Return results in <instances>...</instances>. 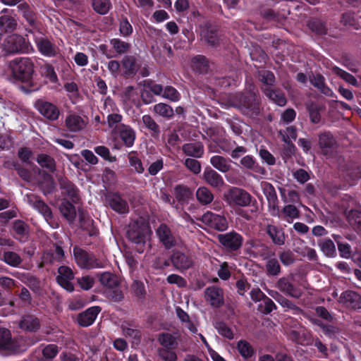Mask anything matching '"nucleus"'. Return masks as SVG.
I'll return each mask as SVG.
<instances>
[{"mask_svg": "<svg viewBox=\"0 0 361 361\" xmlns=\"http://www.w3.org/2000/svg\"><path fill=\"white\" fill-rule=\"evenodd\" d=\"M110 44L112 46L115 51L119 55H122L128 52L130 49V44L118 38H113L110 39Z\"/></svg>", "mask_w": 361, "mask_h": 361, "instance_id": "5fc2aeb1", "label": "nucleus"}, {"mask_svg": "<svg viewBox=\"0 0 361 361\" xmlns=\"http://www.w3.org/2000/svg\"><path fill=\"white\" fill-rule=\"evenodd\" d=\"M65 123L68 130L73 133L82 130L86 126L84 119L80 116L75 114L67 116Z\"/></svg>", "mask_w": 361, "mask_h": 361, "instance_id": "72a5a7b5", "label": "nucleus"}, {"mask_svg": "<svg viewBox=\"0 0 361 361\" xmlns=\"http://www.w3.org/2000/svg\"><path fill=\"white\" fill-rule=\"evenodd\" d=\"M34 106L42 116L50 121H55L59 118V107L50 102L39 99L35 102Z\"/></svg>", "mask_w": 361, "mask_h": 361, "instance_id": "ddd939ff", "label": "nucleus"}, {"mask_svg": "<svg viewBox=\"0 0 361 361\" xmlns=\"http://www.w3.org/2000/svg\"><path fill=\"white\" fill-rule=\"evenodd\" d=\"M275 309H276L275 303L267 296L258 305V310L264 314H270Z\"/></svg>", "mask_w": 361, "mask_h": 361, "instance_id": "774afa93", "label": "nucleus"}, {"mask_svg": "<svg viewBox=\"0 0 361 361\" xmlns=\"http://www.w3.org/2000/svg\"><path fill=\"white\" fill-rule=\"evenodd\" d=\"M110 208L118 214H127L129 212L128 202L118 192H108L105 196Z\"/></svg>", "mask_w": 361, "mask_h": 361, "instance_id": "2eb2a0df", "label": "nucleus"}, {"mask_svg": "<svg viewBox=\"0 0 361 361\" xmlns=\"http://www.w3.org/2000/svg\"><path fill=\"white\" fill-rule=\"evenodd\" d=\"M183 153L188 157L201 158L204 152V145L200 141L185 143L182 146Z\"/></svg>", "mask_w": 361, "mask_h": 361, "instance_id": "7c9ffc66", "label": "nucleus"}, {"mask_svg": "<svg viewBox=\"0 0 361 361\" xmlns=\"http://www.w3.org/2000/svg\"><path fill=\"white\" fill-rule=\"evenodd\" d=\"M12 166L22 180L27 183L32 182V175L29 169L23 167L18 162H13Z\"/></svg>", "mask_w": 361, "mask_h": 361, "instance_id": "052dcab7", "label": "nucleus"}, {"mask_svg": "<svg viewBox=\"0 0 361 361\" xmlns=\"http://www.w3.org/2000/svg\"><path fill=\"white\" fill-rule=\"evenodd\" d=\"M142 122L149 132L152 137L154 139H158L161 133L160 126L150 115L146 114L142 116Z\"/></svg>", "mask_w": 361, "mask_h": 361, "instance_id": "c9c22d12", "label": "nucleus"}, {"mask_svg": "<svg viewBox=\"0 0 361 361\" xmlns=\"http://www.w3.org/2000/svg\"><path fill=\"white\" fill-rule=\"evenodd\" d=\"M4 46L5 50L10 54H29L34 51L28 38L18 34L8 36Z\"/></svg>", "mask_w": 361, "mask_h": 361, "instance_id": "39448f33", "label": "nucleus"}, {"mask_svg": "<svg viewBox=\"0 0 361 361\" xmlns=\"http://www.w3.org/2000/svg\"><path fill=\"white\" fill-rule=\"evenodd\" d=\"M196 197L202 204H208L211 203L214 199L212 192L206 187L199 188L196 192Z\"/></svg>", "mask_w": 361, "mask_h": 361, "instance_id": "8fccbe9b", "label": "nucleus"}, {"mask_svg": "<svg viewBox=\"0 0 361 361\" xmlns=\"http://www.w3.org/2000/svg\"><path fill=\"white\" fill-rule=\"evenodd\" d=\"M13 78L21 82L20 89L25 94H30L40 89L41 85L33 79L35 65L29 57H18L10 62Z\"/></svg>", "mask_w": 361, "mask_h": 361, "instance_id": "f257e3e1", "label": "nucleus"}, {"mask_svg": "<svg viewBox=\"0 0 361 361\" xmlns=\"http://www.w3.org/2000/svg\"><path fill=\"white\" fill-rule=\"evenodd\" d=\"M261 186L263 194L268 202V209L270 214L273 216H280L279 199L274 187L271 183L267 181L262 182Z\"/></svg>", "mask_w": 361, "mask_h": 361, "instance_id": "9d476101", "label": "nucleus"}, {"mask_svg": "<svg viewBox=\"0 0 361 361\" xmlns=\"http://www.w3.org/2000/svg\"><path fill=\"white\" fill-rule=\"evenodd\" d=\"M156 233L166 249H171L176 245V240L171 228L166 224H161Z\"/></svg>", "mask_w": 361, "mask_h": 361, "instance_id": "412c9836", "label": "nucleus"}, {"mask_svg": "<svg viewBox=\"0 0 361 361\" xmlns=\"http://www.w3.org/2000/svg\"><path fill=\"white\" fill-rule=\"evenodd\" d=\"M321 250L323 253L329 257H333L336 255V246L331 239H324L320 243Z\"/></svg>", "mask_w": 361, "mask_h": 361, "instance_id": "4d7b16f0", "label": "nucleus"}, {"mask_svg": "<svg viewBox=\"0 0 361 361\" xmlns=\"http://www.w3.org/2000/svg\"><path fill=\"white\" fill-rule=\"evenodd\" d=\"M162 97L176 102L179 101L181 97L180 94L175 87L171 85H167L164 89Z\"/></svg>", "mask_w": 361, "mask_h": 361, "instance_id": "69168bd1", "label": "nucleus"}, {"mask_svg": "<svg viewBox=\"0 0 361 361\" xmlns=\"http://www.w3.org/2000/svg\"><path fill=\"white\" fill-rule=\"evenodd\" d=\"M92 7L99 15H106L112 8L111 0H92Z\"/></svg>", "mask_w": 361, "mask_h": 361, "instance_id": "a18cd8bd", "label": "nucleus"}, {"mask_svg": "<svg viewBox=\"0 0 361 361\" xmlns=\"http://www.w3.org/2000/svg\"><path fill=\"white\" fill-rule=\"evenodd\" d=\"M200 36L212 47H216L220 44L221 38L218 30L210 23L207 22L200 26Z\"/></svg>", "mask_w": 361, "mask_h": 361, "instance_id": "dca6fc26", "label": "nucleus"}, {"mask_svg": "<svg viewBox=\"0 0 361 361\" xmlns=\"http://www.w3.org/2000/svg\"><path fill=\"white\" fill-rule=\"evenodd\" d=\"M224 199L231 207H245L250 204L252 196L243 188L231 187L224 192Z\"/></svg>", "mask_w": 361, "mask_h": 361, "instance_id": "20e7f679", "label": "nucleus"}, {"mask_svg": "<svg viewBox=\"0 0 361 361\" xmlns=\"http://www.w3.org/2000/svg\"><path fill=\"white\" fill-rule=\"evenodd\" d=\"M192 70L200 74L206 73L209 70V61L205 56L197 55L192 59Z\"/></svg>", "mask_w": 361, "mask_h": 361, "instance_id": "4c0bfd02", "label": "nucleus"}, {"mask_svg": "<svg viewBox=\"0 0 361 361\" xmlns=\"http://www.w3.org/2000/svg\"><path fill=\"white\" fill-rule=\"evenodd\" d=\"M153 110L154 113L168 120L172 118L174 116L173 108L169 104L161 102L155 104Z\"/></svg>", "mask_w": 361, "mask_h": 361, "instance_id": "c03bdc74", "label": "nucleus"}, {"mask_svg": "<svg viewBox=\"0 0 361 361\" xmlns=\"http://www.w3.org/2000/svg\"><path fill=\"white\" fill-rule=\"evenodd\" d=\"M259 80L265 87H271L275 85L276 78L273 72L267 70H262L258 72Z\"/></svg>", "mask_w": 361, "mask_h": 361, "instance_id": "13d9d810", "label": "nucleus"}, {"mask_svg": "<svg viewBox=\"0 0 361 361\" xmlns=\"http://www.w3.org/2000/svg\"><path fill=\"white\" fill-rule=\"evenodd\" d=\"M203 179L208 185L214 188H219L224 184L222 176L210 166L204 169Z\"/></svg>", "mask_w": 361, "mask_h": 361, "instance_id": "cd10ccee", "label": "nucleus"}, {"mask_svg": "<svg viewBox=\"0 0 361 361\" xmlns=\"http://www.w3.org/2000/svg\"><path fill=\"white\" fill-rule=\"evenodd\" d=\"M334 240L337 243L338 250L340 254V256L343 258L348 259L351 255V247L348 243H343L340 241L341 237L339 235H334Z\"/></svg>", "mask_w": 361, "mask_h": 361, "instance_id": "e2e57ef3", "label": "nucleus"}, {"mask_svg": "<svg viewBox=\"0 0 361 361\" xmlns=\"http://www.w3.org/2000/svg\"><path fill=\"white\" fill-rule=\"evenodd\" d=\"M176 348H159L157 350L159 357L164 361H177L178 357L174 351Z\"/></svg>", "mask_w": 361, "mask_h": 361, "instance_id": "680f3d73", "label": "nucleus"}, {"mask_svg": "<svg viewBox=\"0 0 361 361\" xmlns=\"http://www.w3.org/2000/svg\"><path fill=\"white\" fill-rule=\"evenodd\" d=\"M12 346L11 334L8 329L0 328V350H9Z\"/></svg>", "mask_w": 361, "mask_h": 361, "instance_id": "6e6d98bb", "label": "nucleus"}, {"mask_svg": "<svg viewBox=\"0 0 361 361\" xmlns=\"http://www.w3.org/2000/svg\"><path fill=\"white\" fill-rule=\"evenodd\" d=\"M266 232L271 239L274 244L282 245L285 243L284 233L279 229L276 226L269 224L266 228Z\"/></svg>", "mask_w": 361, "mask_h": 361, "instance_id": "58836bf2", "label": "nucleus"}, {"mask_svg": "<svg viewBox=\"0 0 361 361\" xmlns=\"http://www.w3.org/2000/svg\"><path fill=\"white\" fill-rule=\"evenodd\" d=\"M274 300L279 302L283 307H286L293 311L294 314H299L302 312V309L298 307L294 302H291L280 293L275 292L274 294H271Z\"/></svg>", "mask_w": 361, "mask_h": 361, "instance_id": "79ce46f5", "label": "nucleus"}, {"mask_svg": "<svg viewBox=\"0 0 361 361\" xmlns=\"http://www.w3.org/2000/svg\"><path fill=\"white\" fill-rule=\"evenodd\" d=\"M8 10L3 9L0 13V31L5 33L13 32L17 27L16 20L11 15L7 14Z\"/></svg>", "mask_w": 361, "mask_h": 361, "instance_id": "c756f323", "label": "nucleus"}, {"mask_svg": "<svg viewBox=\"0 0 361 361\" xmlns=\"http://www.w3.org/2000/svg\"><path fill=\"white\" fill-rule=\"evenodd\" d=\"M73 253L76 264L82 269H91L102 267V262L97 259L94 254L75 245Z\"/></svg>", "mask_w": 361, "mask_h": 361, "instance_id": "0eeeda50", "label": "nucleus"}, {"mask_svg": "<svg viewBox=\"0 0 361 361\" xmlns=\"http://www.w3.org/2000/svg\"><path fill=\"white\" fill-rule=\"evenodd\" d=\"M175 196L177 200L180 202H186L192 195L191 190L183 185H178L174 189Z\"/></svg>", "mask_w": 361, "mask_h": 361, "instance_id": "09e8293b", "label": "nucleus"}, {"mask_svg": "<svg viewBox=\"0 0 361 361\" xmlns=\"http://www.w3.org/2000/svg\"><path fill=\"white\" fill-rule=\"evenodd\" d=\"M277 288L281 292L294 298H299L302 295L301 290L286 277L281 278L278 281Z\"/></svg>", "mask_w": 361, "mask_h": 361, "instance_id": "c85d7f7f", "label": "nucleus"}, {"mask_svg": "<svg viewBox=\"0 0 361 361\" xmlns=\"http://www.w3.org/2000/svg\"><path fill=\"white\" fill-rule=\"evenodd\" d=\"M230 102L233 107L247 117H257L260 114L259 99L252 91L237 92L231 97Z\"/></svg>", "mask_w": 361, "mask_h": 361, "instance_id": "f03ea898", "label": "nucleus"}, {"mask_svg": "<svg viewBox=\"0 0 361 361\" xmlns=\"http://www.w3.org/2000/svg\"><path fill=\"white\" fill-rule=\"evenodd\" d=\"M209 161L214 168L221 173H227L230 171L231 167L230 164L231 162V159L220 155L212 157Z\"/></svg>", "mask_w": 361, "mask_h": 361, "instance_id": "e433bc0d", "label": "nucleus"}, {"mask_svg": "<svg viewBox=\"0 0 361 361\" xmlns=\"http://www.w3.org/2000/svg\"><path fill=\"white\" fill-rule=\"evenodd\" d=\"M18 10L26 23V25L33 28H38L40 25V16L33 6L26 1L18 5Z\"/></svg>", "mask_w": 361, "mask_h": 361, "instance_id": "9b49d317", "label": "nucleus"}, {"mask_svg": "<svg viewBox=\"0 0 361 361\" xmlns=\"http://www.w3.org/2000/svg\"><path fill=\"white\" fill-rule=\"evenodd\" d=\"M251 247L254 249L253 252L255 257L259 256L264 259H267L274 255L268 245L259 241H252Z\"/></svg>", "mask_w": 361, "mask_h": 361, "instance_id": "ea45409f", "label": "nucleus"}, {"mask_svg": "<svg viewBox=\"0 0 361 361\" xmlns=\"http://www.w3.org/2000/svg\"><path fill=\"white\" fill-rule=\"evenodd\" d=\"M13 236L20 242H25L29 234V226L23 221L18 219L13 222Z\"/></svg>", "mask_w": 361, "mask_h": 361, "instance_id": "2f4dec72", "label": "nucleus"}, {"mask_svg": "<svg viewBox=\"0 0 361 361\" xmlns=\"http://www.w3.org/2000/svg\"><path fill=\"white\" fill-rule=\"evenodd\" d=\"M266 263V272L269 276H277L281 272V267L276 258H269Z\"/></svg>", "mask_w": 361, "mask_h": 361, "instance_id": "de8ad7c7", "label": "nucleus"}, {"mask_svg": "<svg viewBox=\"0 0 361 361\" xmlns=\"http://www.w3.org/2000/svg\"><path fill=\"white\" fill-rule=\"evenodd\" d=\"M317 146L320 153L326 158L331 157L337 148L336 138L328 130L317 134Z\"/></svg>", "mask_w": 361, "mask_h": 361, "instance_id": "1a4fd4ad", "label": "nucleus"}, {"mask_svg": "<svg viewBox=\"0 0 361 361\" xmlns=\"http://www.w3.org/2000/svg\"><path fill=\"white\" fill-rule=\"evenodd\" d=\"M261 90L266 97L278 106H283L286 104L287 99L285 93L281 89L262 87Z\"/></svg>", "mask_w": 361, "mask_h": 361, "instance_id": "393cba45", "label": "nucleus"}, {"mask_svg": "<svg viewBox=\"0 0 361 361\" xmlns=\"http://www.w3.org/2000/svg\"><path fill=\"white\" fill-rule=\"evenodd\" d=\"M1 259L5 263L13 267H18L22 262V259L20 255L13 251L4 252Z\"/></svg>", "mask_w": 361, "mask_h": 361, "instance_id": "3c124183", "label": "nucleus"}, {"mask_svg": "<svg viewBox=\"0 0 361 361\" xmlns=\"http://www.w3.org/2000/svg\"><path fill=\"white\" fill-rule=\"evenodd\" d=\"M33 206L40 214H42L46 220L52 219L53 214L50 207L41 199H36Z\"/></svg>", "mask_w": 361, "mask_h": 361, "instance_id": "864d4df0", "label": "nucleus"}, {"mask_svg": "<svg viewBox=\"0 0 361 361\" xmlns=\"http://www.w3.org/2000/svg\"><path fill=\"white\" fill-rule=\"evenodd\" d=\"M36 161L42 169L47 170V171H43L42 177L45 180L50 182L48 184L49 190L47 192L48 193H51L54 186L53 178L50 173H54L56 170L55 159L49 154L41 153L37 156Z\"/></svg>", "mask_w": 361, "mask_h": 361, "instance_id": "6e6552de", "label": "nucleus"}, {"mask_svg": "<svg viewBox=\"0 0 361 361\" xmlns=\"http://www.w3.org/2000/svg\"><path fill=\"white\" fill-rule=\"evenodd\" d=\"M79 223L81 229L85 231L90 237H95L99 235V231L95 226L94 221L80 210H79Z\"/></svg>", "mask_w": 361, "mask_h": 361, "instance_id": "a878e982", "label": "nucleus"}, {"mask_svg": "<svg viewBox=\"0 0 361 361\" xmlns=\"http://www.w3.org/2000/svg\"><path fill=\"white\" fill-rule=\"evenodd\" d=\"M19 326L23 330L35 332L39 329L40 323L38 318L34 315L27 314L20 319Z\"/></svg>", "mask_w": 361, "mask_h": 361, "instance_id": "f704fd0d", "label": "nucleus"}, {"mask_svg": "<svg viewBox=\"0 0 361 361\" xmlns=\"http://www.w3.org/2000/svg\"><path fill=\"white\" fill-rule=\"evenodd\" d=\"M199 220L206 226L218 231H224L228 227V221L224 216L212 212L204 213Z\"/></svg>", "mask_w": 361, "mask_h": 361, "instance_id": "f8f14e48", "label": "nucleus"}, {"mask_svg": "<svg viewBox=\"0 0 361 361\" xmlns=\"http://www.w3.org/2000/svg\"><path fill=\"white\" fill-rule=\"evenodd\" d=\"M128 158L130 166L133 167L137 173H142L144 172L145 168L141 159L137 156V152L133 151L130 152Z\"/></svg>", "mask_w": 361, "mask_h": 361, "instance_id": "bf43d9fd", "label": "nucleus"}, {"mask_svg": "<svg viewBox=\"0 0 361 361\" xmlns=\"http://www.w3.org/2000/svg\"><path fill=\"white\" fill-rule=\"evenodd\" d=\"M74 204L71 200L64 198L59 206L60 212L69 223H73L76 217V209Z\"/></svg>", "mask_w": 361, "mask_h": 361, "instance_id": "473e14b6", "label": "nucleus"}, {"mask_svg": "<svg viewBox=\"0 0 361 361\" xmlns=\"http://www.w3.org/2000/svg\"><path fill=\"white\" fill-rule=\"evenodd\" d=\"M59 275L56 281L63 288L71 293L74 290V286L71 281L74 279L72 269L66 266H61L58 269Z\"/></svg>", "mask_w": 361, "mask_h": 361, "instance_id": "aec40b11", "label": "nucleus"}, {"mask_svg": "<svg viewBox=\"0 0 361 361\" xmlns=\"http://www.w3.org/2000/svg\"><path fill=\"white\" fill-rule=\"evenodd\" d=\"M123 75L126 78H132L137 73L140 65L135 56L126 55L121 60Z\"/></svg>", "mask_w": 361, "mask_h": 361, "instance_id": "5701e85b", "label": "nucleus"}, {"mask_svg": "<svg viewBox=\"0 0 361 361\" xmlns=\"http://www.w3.org/2000/svg\"><path fill=\"white\" fill-rule=\"evenodd\" d=\"M101 310L102 308L99 306H92L87 308L84 312L78 314L77 317L78 324L82 327L92 325Z\"/></svg>", "mask_w": 361, "mask_h": 361, "instance_id": "4be33fe9", "label": "nucleus"}, {"mask_svg": "<svg viewBox=\"0 0 361 361\" xmlns=\"http://www.w3.org/2000/svg\"><path fill=\"white\" fill-rule=\"evenodd\" d=\"M237 349L245 360H247L251 358L255 354L253 347L245 340H240L237 343Z\"/></svg>", "mask_w": 361, "mask_h": 361, "instance_id": "37998d69", "label": "nucleus"}, {"mask_svg": "<svg viewBox=\"0 0 361 361\" xmlns=\"http://www.w3.org/2000/svg\"><path fill=\"white\" fill-rule=\"evenodd\" d=\"M133 26L127 17L122 16L119 19V32L124 37H129L133 33Z\"/></svg>", "mask_w": 361, "mask_h": 361, "instance_id": "0e129e2a", "label": "nucleus"}, {"mask_svg": "<svg viewBox=\"0 0 361 361\" xmlns=\"http://www.w3.org/2000/svg\"><path fill=\"white\" fill-rule=\"evenodd\" d=\"M204 298L211 306L219 308L224 303L223 289L216 286H209L204 290Z\"/></svg>", "mask_w": 361, "mask_h": 361, "instance_id": "6ab92c4d", "label": "nucleus"}, {"mask_svg": "<svg viewBox=\"0 0 361 361\" xmlns=\"http://www.w3.org/2000/svg\"><path fill=\"white\" fill-rule=\"evenodd\" d=\"M34 41L38 51L46 57H55L58 54V47L47 37L34 36Z\"/></svg>", "mask_w": 361, "mask_h": 361, "instance_id": "f3484780", "label": "nucleus"}, {"mask_svg": "<svg viewBox=\"0 0 361 361\" xmlns=\"http://www.w3.org/2000/svg\"><path fill=\"white\" fill-rule=\"evenodd\" d=\"M170 262L180 272L188 270L193 264V260L190 256L178 250L173 252L170 257Z\"/></svg>", "mask_w": 361, "mask_h": 361, "instance_id": "a211bd4d", "label": "nucleus"}, {"mask_svg": "<svg viewBox=\"0 0 361 361\" xmlns=\"http://www.w3.org/2000/svg\"><path fill=\"white\" fill-rule=\"evenodd\" d=\"M115 137L118 138L126 147L133 146L136 139L135 130L129 125L122 124L116 126L114 130Z\"/></svg>", "mask_w": 361, "mask_h": 361, "instance_id": "4468645a", "label": "nucleus"}, {"mask_svg": "<svg viewBox=\"0 0 361 361\" xmlns=\"http://www.w3.org/2000/svg\"><path fill=\"white\" fill-rule=\"evenodd\" d=\"M338 301L348 308L361 309V296L355 291L345 290L343 292Z\"/></svg>", "mask_w": 361, "mask_h": 361, "instance_id": "b1692460", "label": "nucleus"}, {"mask_svg": "<svg viewBox=\"0 0 361 361\" xmlns=\"http://www.w3.org/2000/svg\"><path fill=\"white\" fill-rule=\"evenodd\" d=\"M99 280L101 284L107 289L118 287L120 281L116 275L110 272H104L99 275Z\"/></svg>", "mask_w": 361, "mask_h": 361, "instance_id": "a19ab883", "label": "nucleus"}, {"mask_svg": "<svg viewBox=\"0 0 361 361\" xmlns=\"http://www.w3.org/2000/svg\"><path fill=\"white\" fill-rule=\"evenodd\" d=\"M148 226L139 221H135L130 225L127 231V237L135 244V250L138 253H143L145 249L146 233Z\"/></svg>", "mask_w": 361, "mask_h": 361, "instance_id": "7ed1b4c3", "label": "nucleus"}, {"mask_svg": "<svg viewBox=\"0 0 361 361\" xmlns=\"http://www.w3.org/2000/svg\"><path fill=\"white\" fill-rule=\"evenodd\" d=\"M309 28L315 34L318 35H326L327 28L324 22L318 18H313L308 23Z\"/></svg>", "mask_w": 361, "mask_h": 361, "instance_id": "603ef678", "label": "nucleus"}, {"mask_svg": "<svg viewBox=\"0 0 361 361\" xmlns=\"http://www.w3.org/2000/svg\"><path fill=\"white\" fill-rule=\"evenodd\" d=\"M215 328L218 333L229 340H232L234 338L233 332L228 325L224 322H218L215 324Z\"/></svg>", "mask_w": 361, "mask_h": 361, "instance_id": "338daca9", "label": "nucleus"}, {"mask_svg": "<svg viewBox=\"0 0 361 361\" xmlns=\"http://www.w3.org/2000/svg\"><path fill=\"white\" fill-rule=\"evenodd\" d=\"M217 239L223 248L231 254L237 253L243 245V236L233 230L226 233L219 234Z\"/></svg>", "mask_w": 361, "mask_h": 361, "instance_id": "423d86ee", "label": "nucleus"}, {"mask_svg": "<svg viewBox=\"0 0 361 361\" xmlns=\"http://www.w3.org/2000/svg\"><path fill=\"white\" fill-rule=\"evenodd\" d=\"M60 188L63 190V195L68 196L71 200L75 204H78L80 200L79 195V190L77 186L71 180L67 178L61 179L59 180Z\"/></svg>", "mask_w": 361, "mask_h": 361, "instance_id": "bb28decb", "label": "nucleus"}, {"mask_svg": "<svg viewBox=\"0 0 361 361\" xmlns=\"http://www.w3.org/2000/svg\"><path fill=\"white\" fill-rule=\"evenodd\" d=\"M158 341L162 348H176L178 343L176 338L169 333L164 332L159 334Z\"/></svg>", "mask_w": 361, "mask_h": 361, "instance_id": "49530a36", "label": "nucleus"}]
</instances>
